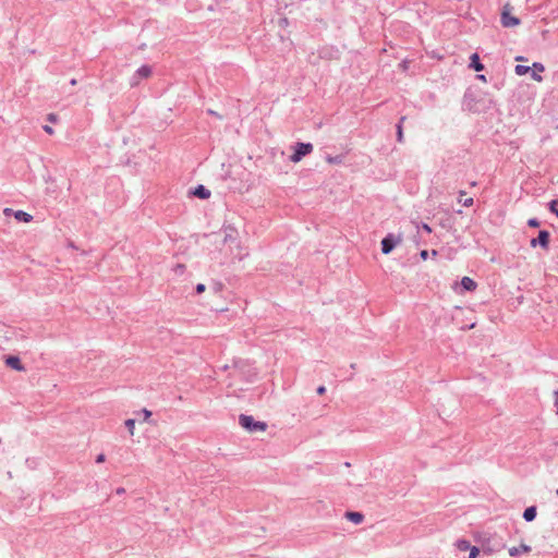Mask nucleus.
Here are the masks:
<instances>
[{
    "mask_svg": "<svg viewBox=\"0 0 558 558\" xmlns=\"http://www.w3.org/2000/svg\"><path fill=\"white\" fill-rule=\"evenodd\" d=\"M239 424L251 433L265 432L267 428V424L265 422L255 421L253 416L246 414H241L239 416Z\"/></svg>",
    "mask_w": 558,
    "mask_h": 558,
    "instance_id": "f257e3e1",
    "label": "nucleus"
},
{
    "mask_svg": "<svg viewBox=\"0 0 558 558\" xmlns=\"http://www.w3.org/2000/svg\"><path fill=\"white\" fill-rule=\"evenodd\" d=\"M312 150L313 145L311 143H296L290 159L293 162H299L304 156L311 154Z\"/></svg>",
    "mask_w": 558,
    "mask_h": 558,
    "instance_id": "f03ea898",
    "label": "nucleus"
},
{
    "mask_svg": "<svg viewBox=\"0 0 558 558\" xmlns=\"http://www.w3.org/2000/svg\"><path fill=\"white\" fill-rule=\"evenodd\" d=\"M549 238L550 234L547 230H541L538 232L537 238L531 240L530 245L532 247H536L537 245H539L541 247L547 250L549 245Z\"/></svg>",
    "mask_w": 558,
    "mask_h": 558,
    "instance_id": "7ed1b4c3",
    "label": "nucleus"
},
{
    "mask_svg": "<svg viewBox=\"0 0 558 558\" xmlns=\"http://www.w3.org/2000/svg\"><path fill=\"white\" fill-rule=\"evenodd\" d=\"M398 239L389 233L381 240V252L384 254H389L397 245Z\"/></svg>",
    "mask_w": 558,
    "mask_h": 558,
    "instance_id": "20e7f679",
    "label": "nucleus"
},
{
    "mask_svg": "<svg viewBox=\"0 0 558 558\" xmlns=\"http://www.w3.org/2000/svg\"><path fill=\"white\" fill-rule=\"evenodd\" d=\"M520 24V20L515 16H512L508 11L507 7H505L501 13V25L504 27H513Z\"/></svg>",
    "mask_w": 558,
    "mask_h": 558,
    "instance_id": "39448f33",
    "label": "nucleus"
},
{
    "mask_svg": "<svg viewBox=\"0 0 558 558\" xmlns=\"http://www.w3.org/2000/svg\"><path fill=\"white\" fill-rule=\"evenodd\" d=\"M5 364H7V366H9L15 371H19V372L25 371V367L23 366L19 356H15V355L7 356Z\"/></svg>",
    "mask_w": 558,
    "mask_h": 558,
    "instance_id": "423d86ee",
    "label": "nucleus"
},
{
    "mask_svg": "<svg viewBox=\"0 0 558 558\" xmlns=\"http://www.w3.org/2000/svg\"><path fill=\"white\" fill-rule=\"evenodd\" d=\"M192 194L201 199H207L210 197V191L202 184L197 185L193 190Z\"/></svg>",
    "mask_w": 558,
    "mask_h": 558,
    "instance_id": "0eeeda50",
    "label": "nucleus"
},
{
    "mask_svg": "<svg viewBox=\"0 0 558 558\" xmlns=\"http://www.w3.org/2000/svg\"><path fill=\"white\" fill-rule=\"evenodd\" d=\"M545 70L544 65L539 62H534L531 68V77L536 82H542L543 77L537 72H543Z\"/></svg>",
    "mask_w": 558,
    "mask_h": 558,
    "instance_id": "6e6552de",
    "label": "nucleus"
},
{
    "mask_svg": "<svg viewBox=\"0 0 558 558\" xmlns=\"http://www.w3.org/2000/svg\"><path fill=\"white\" fill-rule=\"evenodd\" d=\"M531 551V547L525 544H521L518 547H511L509 548V555L511 557H519L521 554H527Z\"/></svg>",
    "mask_w": 558,
    "mask_h": 558,
    "instance_id": "1a4fd4ad",
    "label": "nucleus"
},
{
    "mask_svg": "<svg viewBox=\"0 0 558 558\" xmlns=\"http://www.w3.org/2000/svg\"><path fill=\"white\" fill-rule=\"evenodd\" d=\"M470 68L476 72H481L484 70V64L481 62L477 53H473L470 58Z\"/></svg>",
    "mask_w": 558,
    "mask_h": 558,
    "instance_id": "9d476101",
    "label": "nucleus"
},
{
    "mask_svg": "<svg viewBox=\"0 0 558 558\" xmlns=\"http://www.w3.org/2000/svg\"><path fill=\"white\" fill-rule=\"evenodd\" d=\"M345 518L355 524H360L364 520V515L361 512H355V511H348L345 513Z\"/></svg>",
    "mask_w": 558,
    "mask_h": 558,
    "instance_id": "9b49d317",
    "label": "nucleus"
},
{
    "mask_svg": "<svg viewBox=\"0 0 558 558\" xmlns=\"http://www.w3.org/2000/svg\"><path fill=\"white\" fill-rule=\"evenodd\" d=\"M537 511L535 506L527 507L523 512V519L526 522H532L536 518Z\"/></svg>",
    "mask_w": 558,
    "mask_h": 558,
    "instance_id": "f8f14e48",
    "label": "nucleus"
},
{
    "mask_svg": "<svg viewBox=\"0 0 558 558\" xmlns=\"http://www.w3.org/2000/svg\"><path fill=\"white\" fill-rule=\"evenodd\" d=\"M461 286L466 291H473L476 289V282L470 277H463L461 280Z\"/></svg>",
    "mask_w": 558,
    "mask_h": 558,
    "instance_id": "ddd939ff",
    "label": "nucleus"
},
{
    "mask_svg": "<svg viewBox=\"0 0 558 558\" xmlns=\"http://www.w3.org/2000/svg\"><path fill=\"white\" fill-rule=\"evenodd\" d=\"M14 217L16 220L22 222H31L33 220V216L23 210H16L14 213Z\"/></svg>",
    "mask_w": 558,
    "mask_h": 558,
    "instance_id": "4468645a",
    "label": "nucleus"
},
{
    "mask_svg": "<svg viewBox=\"0 0 558 558\" xmlns=\"http://www.w3.org/2000/svg\"><path fill=\"white\" fill-rule=\"evenodd\" d=\"M137 75L143 78H147L151 74V68L149 65H142L137 71Z\"/></svg>",
    "mask_w": 558,
    "mask_h": 558,
    "instance_id": "2eb2a0df",
    "label": "nucleus"
},
{
    "mask_svg": "<svg viewBox=\"0 0 558 558\" xmlns=\"http://www.w3.org/2000/svg\"><path fill=\"white\" fill-rule=\"evenodd\" d=\"M456 547H457V549H458L459 551H466V550H469L472 546H471L470 542H469V541H466V539H458V541L456 542Z\"/></svg>",
    "mask_w": 558,
    "mask_h": 558,
    "instance_id": "dca6fc26",
    "label": "nucleus"
},
{
    "mask_svg": "<svg viewBox=\"0 0 558 558\" xmlns=\"http://www.w3.org/2000/svg\"><path fill=\"white\" fill-rule=\"evenodd\" d=\"M405 120V117H401L398 124H397V141L399 143L403 142V131H402V123Z\"/></svg>",
    "mask_w": 558,
    "mask_h": 558,
    "instance_id": "f3484780",
    "label": "nucleus"
},
{
    "mask_svg": "<svg viewBox=\"0 0 558 558\" xmlns=\"http://www.w3.org/2000/svg\"><path fill=\"white\" fill-rule=\"evenodd\" d=\"M514 72H515L517 75H520V76L521 75H525V74L531 72V66L518 64L514 68Z\"/></svg>",
    "mask_w": 558,
    "mask_h": 558,
    "instance_id": "a211bd4d",
    "label": "nucleus"
},
{
    "mask_svg": "<svg viewBox=\"0 0 558 558\" xmlns=\"http://www.w3.org/2000/svg\"><path fill=\"white\" fill-rule=\"evenodd\" d=\"M125 427L128 428L130 435H134L135 420L129 418L125 421Z\"/></svg>",
    "mask_w": 558,
    "mask_h": 558,
    "instance_id": "6ab92c4d",
    "label": "nucleus"
},
{
    "mask_svg": "<svg viewBox=\"0 0 558 558\" xmlns=\"http://www.w3.org/2000/svg\"><path fill=\"white\" fill-rule=\"evenodd\" d=\"M549 209L558 217V199H554L549 203Z\"/></svg>",
    "mask_w": 558,
    "mask_h": 558,
    "instance_id": "aec40b11",
    "label": "nucleus"
},
{
    "mask_svg": "<svg viewBox=\"0 0 558 558\" xmlns=\"http://www.w3.org/2000/svg\"><path fill=\"white\" fill-rule=\"evenodd\" d=\"M141 80H142V77H140V75H137V73L135 72V73L133 74V76L131 77V81H130L131 86H136V85H138V84H140V82H141Z\"/></svg>",
    "mask_w": 558,
    "mask_h": 558,
    "instance_id": "412c9836",
    "label": "nucleus"
},
{
    "mask_svg": "<svg viewBox=\"0 0 558 558\" xmlns=\"http://www.w3.org/2000/svg\"><path fill=\"white\" fill-rule=\"evenodd\" d=\"M459 202L462 203L464 207H470L473 205V198L472 197H464V199L459 198Z\"/></svg>",
    "mask_w": 558,
    "mask_h": 558,
    "instance_id": "4be33fe9",
    "label": "nucleus"
},
{
    "mask_svg": "<svg viewBox=\"0 0 558 558\" xmlns=\"http://www.w3.org/2000/svg\"><path fill=\"white\" fill-rule=\"evenodd\" d=\"M469 550V558H476L480 553V549L476 546H472Z\"/></svg>",
    "mask_w": 558,
    "mask_h": 558,
    "instance_id": "5701e85b",
    "label": "nucleus"
},
{
    "mask_svg": "<svg viewBox=\"0 0 558 558\" xmlns=\"http://www.w3.org/2000/svg\"><path fill=\"white\" fill-rule=\"evenodd\" d=\"M143 414L144 421L148 420L151 416V412L147 409H143L137 415Z\"/></svg>",
    "mask_w": 558,
    "mask_h": 558,
    "instance_id": "b1692460",
    "label": "nucleus"
},
{
    "mask_svg": "<svg viewBox=\"0 0 558 558\" xmlns=\"http://www.w3.org/2000/svg\"><path fill=\"white\" fill-rule=\"evenodd\" d=\"M527 225L532 228H537L539 227V221L536 218H531L529 219Z\"/></svg>",
    "mask_w": 558,
    "mask_h": 558,
    "instance_id": "393cba45",
    "label": "nucleus"
},
{
    "mask_svg": "<svg viewBox=\"0 0 558 558\" xmlns=\"http://www.w3.org/2000/svg\"><path fill=\"white\" fill-rule=\"evenodd\" d=\"M206 290V286L204 283H197L195 287V291L197 294L203 293Z\"/></svg>",
    "mask_w": 558,
    "mask_h": 558,
    "instance_id": "a878e982",
    "label": "nucleus"
},
{
    "mask_svg": "<svg viewBox=\"0 0 558 558\" xmlns=\"http://www.w3.org/2000/svg\"><path fill=\"white\" fill-rule=\"evenodd\" d=\"M48 121L52 122V123H56L57 120H58V117L57 114L54 113H49L48 117H47Z\"/></svg>",
    "mask_w": 558,
    "mask_h": 558,
    "instance_id": "bb28decb",
    "label": "nucleus"
},
{
    "mask_svg": "<svg viewBox=\"0 0 558 558\" xmlns=\"http://www.w3.org/2000/svg\"><path fill=\"white\" fill-rule=\"evenodd\" d=\"M421 229L427 233L432 232V228L427 223H422Z\"/></svg>",
    "mask_w": 558,
    "mask_h": 558,
    "instance_id": "cd10ccee",
    "label": "nucleus"
},
{
    "mask_svg": "<svg viewBox=\"0 0 558 558\" xmlns=\"http://www.w3.org/2000/svg\"><path fill=\"white\" fill-rule=\"evenodd\" d=\"M420 256L423 260H426L428 257V251H426V250L421 251Z\"/></svg>",
    "mask_w": 558,
    "mask_h": 558,
    "instance_id": "c85d7f7f",
    "label": "nucleus"
},
{
    "mask_svg": "<svg viewBox=\"0 0 558 558\" xmlns=\"http://www.w3.org/2000/svg\"><path fill=\"white\" fill-rule=\"evenodd\" d=\"M43 129H44V131H45L46 133H48V134H50V135H52V134H53V129H52L51 126H49V125H44V128H43Z\"/></svg>",
    "mask_w": 558,
    "mask_h": 558,
    "instance_id": "c756f323",
    "label": "nucleus"
},
{
    "mask_svg": "<svg viewBox=\"0 0 558 558\" xmlns=\"http://www.w3.org/2000/svg\"><path fill=\"white\" fill-rule=\"evenodd\" d=\"M14 213H15V211H14L12 208H5V209L3 210V214H4L5 216H8V217H9V216H11V215H13V216H14Z\"/></svg>",
    "mask_w": 558,
    "mask_h": 558,
    "instance_id": "7c9ffc66",
    "label": "nucleus"
},
{
    "mask_svg": "<svg viewBox=\"0 0 558 558\" xmlns=\"http://www.w3.org/2000/svg\"><path fill=\"white\" fill-rule=\"evenodd\" d=\"M105 459H106L105 454H104V453H100V454H98V456H97V458H96V462H97V463H101V462H104V461H105Z\"/></svg>",
    "mask_w": 558,
    "mask_h": 558,
    "instance_id": "2f4dec72",
    "label": "nucleus"
},
{
    "mask_svg": "<svg viewBox=\"0 0 558 558\" xmlns=\"http://www.w3.org/2000/svg\"><path fill=\"white\" fill-rule=\"evenodd\" d=\"M316 391L318 395H324L326 392V388L325 386H319Z\"/></svg>",
    "mask_w": 558,
    "mask_h": 558,
    "instance_id": "473e14b6",
    "label": "nucleus"
},
{
    "mask_svg": "<svg viewBox=\"0 0 558 558\" xmlns=\"http://www.w3.org/2000/svg\"><path fill=\"white\" fill-rule=\"evenodd\" d=\"M555 405L557 407V414H558V389L555 391Z\"/></svg>",
    "mask_w": 558,
    "mask_h": 558,
    "instance_id": "72a5a7b5",
    "label": "nucleus"
},
{
    "mask_svg": "<svg viewBox=\"0 0 558 558\" xmlns=\"http://www.w3.org/2000/svg\"><path fill=\"white\" fill-rule=\"evenodd\" d=\"M476 78L482 81V82H486V76L484 74H477Z\"/></svg>",
    "mask_w": 558,
    "mask_h": 558,
    "instance_id": "f704fd0d",
    "label": "nucleus"
},
{
    "mask_svg": "<svg viewBox=\"0 0 558 558\" xmlns=\"http://www.w3.org/2000/svg\"><path fill=\"white\" fill-rule=\"evenodd\" d=\"M287 23H288V20L286 17L280 19V24H287Z\"/></svg>",
    "mask_w": 558,
    "mask_h": 558,
    "instance_id": "c9c22d12",
    "label": "nucleus"
},
{
    "mask_svg": "<svg viewBox=\"0 0 558 558\" xmlns=\"http://www.w3.org/2000/svg\"><path fill=\"white\" fill-rule=\"evenodd\" d=\"M337 159H338V158L329 157V158H328V161L332 163V162H336V161H337Z\"/></svg>",
    "mask_w": 558,
    "mask_h": 558,
    "instance_id": "e433bc0d",
    "label": "nucleus"
},
{
    "mask_svg": "<svg viewBox=\"0 0 558 558\" xmlns=\"http://www.w3.org/2000/svg\"><path fill=\"white\" fill-rule=\"evenodd\" d=\"M123 493H124V488H118V489H117V494H119V495H120V494H123Z\"/></svg>",
    "mask_w": 558,
    "mask_h": 558,
    "instance_id": "4c0bfd02",
    "label": "nucleus"
},
{
    "mask_svg": "<svg viewBox=\"0 0 558 558\" xmlns=\"http://www.w3.org/2000/svg\"><path fill=\"white\" fill-rule=\"evenodd\" d=\"M207 112H208L209 114L217 116V113H216L214 110H211V109H208V111H207Z\"/></svg>",
    "mask_w": 558,
    "mask_h": 558,
    "instance_id": "58836bf2",
    "label": "nucleus"
},
{
    "mask_svg": "<svg viewBox=\"0 0 558 558\" xmlns=\"http://www.w3.org/2000/svg\"><path fill=\"white\" fill-rule=\"evenodd\" d=\"M70 84H71V85H76V80H75V78H72V80L70 81Z\"/></svg>",
    "mask_w": 558,
    "mask_h": 558,
    "instance_id": "ea45409f",
    "label": "nucleus"
},
{
    "mask_svg": "<svg viewBox=\"0 0 558 558\" xmlns=\"http://www.w3.org/2000/svg\"><path fill=\"white\" fill-rule=\"evenodd\" d=\"M515 60L517 61H523V57H517Z\"/></svg>",
    "mask_w": 558,
    "mask_h": 558,
    "instance_id": "a19ab883",
    "label": "nucleus"
},
{
    "mask_svg": "<svg viewBox=\"0 0 558 558\" xmlns=\"http://www.w3.org/2000/svg\"><path fill=\"white\" fill-rule=\"evenodd\" d=\"M432 254H433L434 256H435V255H437V251L433 250V251H432Z\"/></svg>",
    "mask_w": 558,
    "mask_h": 558,
    "instance_id": "79ce46f5",
    "label": "nucleus"
},
{
    "mask_svg": "<svg viewBox=\"0 0 558 558\" xmlns=\"http://www.w3.org/2000/svg\"><path fill=\"white\" fill-rule=\"evenodd\" d=\"M463 195H465V192H464V191H461V192H460V196H463Z\"/></svg>",
    "mask_w": 558,
    "mask_h": 558,
    "instance_id": "37998d69",
    "label": "nucleus"
},
{
    "mask_svg": "<svg viewBox=\"0 0 558 558\" xmlns=\"http://www.w3.org/2000/svg\"><path fill=\"white\" fill-rule=\"evenodd\" d=\"M183 267H184L183 265H179L178 270H181V268H183Z\"/></svg>",
    "mask_w": 558,
    "mask_h": 558,
    "instance_id": "c03bdc74",
    "label": "nucleus"
},
{
    "mask_svg": "<svg viewBox=\"0 0 558 558\" xmlns=\"http://www.w3.org/2000/svg\"><path fill=\"white\" fill-rule=\"evenodd\" d=\"M183 267H184L183 265H179L178 270H181V268H183Z\"/></svg>",
    "mask_w": 558,
    "mask_h": 558,
    "instance_id": "a18cd8bd",
    "label": "nucleus"
},
{
    "mask_svg": "<svg viewBox=\"0 0 558 558\" xmlns=\"http://www.w3.org/2000/svg\"><path fill=\"white\" fill-rule=\"evenodd\" d=\"M555 494H556V496L558 497V488L556 489V493H555Z\"/></svg>",
    "mask_w": 558,
    "mask_h": 558,
    "instance_id": "49530a36",
    "label": "nucleus"
}]
</instances>
